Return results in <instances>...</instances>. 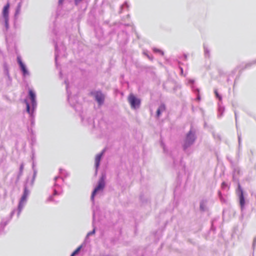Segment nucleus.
I'll list each match as a JSON object with an SVG mask.
<instances>
[{"label": "nucleus", "mask_w": 256, "mask_h": 256, "mask_svg": "<svg viewBox=\"0 0 256 256\" xmlns=\"http://www.w3.org/2000/svg\"><path fill=\"white\" fill-rule=\"evenodd\" d=\"M34 164L33 163V165H32V168H33V170H34V176H33V179H34L35 178V176H36V171L34 169Z\"/></svg>", "instance_id": "obj_30"}, {"label": "nucleus", "mask_w": 256, "mask_h": 256, "mask_svg": "<svg viewBox=\"0 0 256 256\" xmlns=\"http://www.w3.org/2000/svg\"><path fill=\"white\" fill-rule=\"evenodd\" d=\"M180 70L181 74H182V73H183V69H182V68L180 66Z\"/></svg>", "instance_id": "obj_38"}, {"label": "nucleus", "mask_w": 256, "mask_h": 256, "mask_svg": "<svg viewBox=\"0 0 256 256\" xmlns=\"http://www.w3.org/2000/svg\"><path fill=\"white\" fill-rule=\"evenodd\" d=\"M4 72L8 78H10L8 66L6 64L4 65Z\"/></svg>", "instance_id": "obj_23"}, {"label": "nucleus", "mask_w": 256, "mask_h": 256, "mask_svg": "<svg viewBox=\"0 0 256 256\" xmlns=\"http://www.w3.org/2000/svg\"><path fill=\"white\" fill-rule=\"evenodd\" d=\"M194 80H188V84H192V86H194Z\"/></svg>", "instance_id": "obj_32"}, {"label": "nucleus", "mask_w": 256, "mask_h": 256, "mask_svg": "<svg viewBox=\"0 0 256 256\" xmlns=\"http://www.w3.org/2000/svg\"><path fill=\"white\" fill-rule=\"evenodd\" d=\"M94 215H95V214L94 212L93 213V220H94Z\"/></svg>", "instance_id": "obj_42"}, {"label": "nucleus", "mask_w": 256, "mask_h": 256, "mask_svg": "<svg viewBox=\"0 0 256 256\" xmlns=\"http://www.w3.org/2000/svg\"><path fill=\"white\" fill-rule=\"evenodd\" d=\"M30 118L31 124H34V114H33V118H32L30 115Z\"/></svg>", "instance_id": "obj_33"}, {"label": "nucleus", "mask_w": 256, "mask_h": 256, "mask_svg": "<svg viewBox=\"0 0 256 256\" xmlns=\"http://www.w3.org/2000/svg\"><path fill=\"white\" fill-rule=\"evenodd\" d=\"M224 111V108L219 104L218 108V118H220L222 116Z\"/></svg>", "instance_id": "obj_17"}, {"label": "nucleus", "mask_w": 256, "mask_h": 256, "mask_svg": "<svg viewBox=\"0 0 256 256\" xmlns=\"http://www.w3.org/2000/svg\"><path fill=\"white\" fill-rule=\"evenodd\" d=\"M218 138L220 140V136H218Z\"/></svg>", "instance_id": "obj_43"}, {"label": "nucleus", "mask_w": 256, "mask_h": 256, "mask_svg": "<svg viewBox=\"0 0 256 256\" xmlns=\"http://www.w3.org/2000/svg\"><path fill=\"white\" fill-rule=\"evenodd\" d=\"M218 196H219L221 200H222V193L220 192H218Z\"/></svg>", "instance_id": "obj_36"}, {"label": "nucleus", "mask_w": 256, "mask_h": 256, "mask_svg": "<svg viewBox=\"0 0 256 256\" xmlns=\"http://www.w3.org/2000/svg\"><path fill=\"white\" fill-rule=\"evenodd\" d=\"M166 110V106L164 104H161L156 110V116L159 118L161 114Z\"/></svg>", "instance_id": "obj_12"}, {"label": "nucleus", "mask_w": 256, "mask_h": 256, "mask_svg": "<svg viewBox=\"0 0 256 256\" xmlns=\"http://www.w3.org/2000/svg\"><path fill=\"white\" fill-rule=\"evenodd\" d=\"M4 24L6 30L7 31L9 28V24H8L9 18H4Z\"/></svg>", "instance_id": "obj_19"}, {"label": "nucleus", "mask_w": 256, "mask_h": 256, "mask_svg": "<svg viewBox=\"0 0 256 256\" xmlns=\"http://www.w3.org/2000/svg\"><path fill=\"white\" fill-rule=\"evenodd\" d=\"M9 8L10 4L8 3L3 8L2 10V17L4 18H9Z\"/></svg>", "instance_id": "obj_11"}, {"label": "nucleus", "mask_w": 256, "mask_h": 256, "mask_svg": "<svg viewBox=\"0 0 256 256\" xmlns=\"http://www.w3.org/2000/svg\"><path fill=\"white\" fill-rule=\"evenodd\" d=\"M95 232H96V228H94L92 231L88 233L86 238H88L90 236L94 234H95Z\"/></svg>", "instance_id": "obj_26"}, {"label": "nucleus", "mask_w": 256, "mask_h": 256, "mask_svg": "<svg viewBox=\"0 0 256 256\" xmlns=\"http://www.w3.org/2000/svg\"><path fill=\"white\" fill-rule=\"evenodd\" d=\"M128 8H129L128 4L127 2H124V4L120 6V13L122 12V10L124 8H126L127 10H128Z\"/></svg>", "instance_id": "obj_18"}, {"label": "nucleus", "mask_w": 256, "mask_h": 256, "mask_svg": "<svg viewBox=\"0 0 256 256\" xmlns=\"http://www.w3.org/2000/svg\"><path fill=\"white\" fill-rule=\"evenodd\" d=\"M228 187V184L224 182H223L222 184V189H224Z\"/></svg>", "instance_id": "obj_29"}, {"label": "nucleus", "mask_w": 256, "mask_h": 256, "mask_svg": "<svg viewBox=\"0 0 256 256\" xmlns=\"http://www.w3.org/2000/svg\"><path fill=\"white\" fill-rule=\"evenodd\" d=\"M30 194V191L28 189L26 185L24 186L23 194L20 200L18 208V217L27 202V198Z\"/></svg>", "instance_id": "obj_4"}, {"label": "nucleus", "mask_w": 256, "mask_h": 256, "mask_svg": "<svg viewBox=\"0 0 256 256\" xmlns=\"http://www.w3.org/2000/svg\"><path fill=\"white\" fill-rule=\"evenodd\" d=\"M184 60H186V58H187V55L186 54H184Z\"/></svg>", "instance_id": "obj_40"}, {"label": "nucleus", "mask_w": 256, "mask_h": 256, "mask_svg": "<svg viewBox=\"0 0 256 256\" xmlns=\"http://www.w3.org/2000/svg\"><path fill=\"white\" fill-rule=\"evenodd\" d=\"M237 193L239 197L240 204L242 211L244 209L245 204V199L244 195V192L242 188H241L240 184H238V188Z\"/></svg>", "instance_id": "obj_7"}, {"label": "nucleus", "mask_w": 256, "mask_h": 256, "mask_svg": "<svg viewBox=\"0 0 256 256\" xmlns=\"http://www.w3.org/2000/svg\"><path fill=\"white\" fill-rule=\"evenodd\" d=\"M60 178L59 176H56L54 178L55 180V183L54 184V193L52 196H50L48 197L47 200L48 202H54V196L56 195H60L62 194V191H60L59 190L61 188L60 184L56 182V181L60 179Z\"/></svg>", "instance_id": "obj_5"}, {"label": "nucleus", "mask_w": 256, "mask_h": 256, "mask_svg": "<svg viewBox=\"0 0 256 256\" xmlns=\"http://www.w3.org/2000/svg\"><path fill=\"white\" fill-rule=\"evenodd\" d=\"M55 49H56L55 60H56V64L57 65V60H58V46L56 44V46H55Z\"/></svg>", "instance_id": "obj_25"}, {"label": "nucleus", "mask_w": 256, "mask_h": 256, "mask_svg": "<svg viewBox=\"0 0 256 256\" xmlns=\"http://www.w3.org/2000/svg\"><path fill=\"white\" fill-rule=\"evenodd\" d=\"M24 168V163H22L20 165L19 173L18 176V178L22 174Z\"/></svg>", "instance_id": "obj_20"}, {"label": "nucleus", "mask_w": 256, "mask_h": 256, "mask_svg": "<svg viewBox=\"0 0 256 256\" xmlns=\"http://www.w3.org/2000/svg\"><path fill=\"white\" fill-rule=\"evenodd\" d=\"M214 94H216V97L218 98L220 100H221L222 99V96L218 94L216 90H214Z\"/></svg>", "instance_id": "obj_27"}, {"label": "nucleus", "mask_w": 256, "mask_h": 256, "mask_svg": "<svg viewBox=\"0 0 256 256\" xmlns=\"http://www.w3.org/2000/svg\"><path fill=\"white\" fill-rule=\"evenodd\" d=\"M94 97L96 100L99 104L100 105L104 103V96L100 92H96L95 93Z\"/></svg>", "instance_id": "obj_10"}, {"label": "nucleus", "mask_w": 256, "mask_h": 256, "mask_svg": "<svg viewBox=\"0 0 256 256\" xmlns=\"http://www.w3.org/2000/svg\"><path fill=\"white\" fill-rule=\"evenodd\" d=\"M161 146H162V148H163L164 151V152H166V148H165V146H164V143H163L162 142H161Z\"/></svg>", "instance_id": "obj_35"}, {"label": "nucleus", "mask_w": 256, "mask_h": 256, "mask_svg": "<svg viewBox=\"0 0 256 256\" xmlns=\"http://www.w3.org/2000/svg\"><path fill=\"white\" fill-rule=\"evenodd\" d=\"M238 140L239 144H240V140H241V134L238 133Z\"/></svg>", "instance_id": "obj_34"}, {"label": "nucleus", "mask_w": 256, "mask_h": 256, "mask_svg": "<svg viewBox=\"0 0 256 256\" xmlns=\"http://www.w3.org/2000/svg\"><path fill=\"white\" fill-rule=\"evenodd\" d=\"M256 242V239L254 240V243H253V246H254Z\"/></svg>", "instance_id": "obj_41"}, {"label": "nucleus", "mask_w": 256, "mask_h": 256, "mask_svg": "<svg viewBox=\"0 0 256 256\" xmlns=\"http://www.w3.org/2000/svg\"><path fill=\"white\" fill-rule=\"evenodd\" d=\"M17 61L19 64L20 70L22 73L23 76H26L30 75V72L28 70L26 66L24 63H23L20 56L17 57Z\"/></svg>", "instance_id": "obj_8"}, {"label": "nucleus", "mask_w": 256, "mask_h": 256, "mask_svg": "<svg viewBox=\"0 0 256 256\" xmlns=\"http://www.w3.org/2000/svg\"><path fill=\"white\" fill-rule=\"evenodd\" d=\"M63 0H58V3H59V4H62V2Z\"/></svg>", "instance_id": "obj_39"}, {"label": "nucleus", "mask_w": 256, "mask_h": 256, "mask_svg": "<svg viewBox=\"0 0 256 256\" xmlns=\"http://www.w3.org/2000/svg\"><path fill=\"white\" fill-rule=\"evenodd\" d=\"M64 83L66 84V91H67V93H68V100L70 102V100H71L72 98H71V96H70V94L68 90V80H65L64 81Z\"/></svg>", "instance_id": "obj_21"}, {"label": "nucleus", "mask_w": 256, "mask_h": 256, "mask_svg": "<svg viewBox=\"0 0 256 256\" xmlns=\"http://www.w3.org/2000/svg\"><path fill=\"white\" fill-rule=\"evenodd\" d=\"M234 115H235V119H236V128L238 129V124H237V114L236 111H234Z\"/></svg>", "instance_id": "obj_31"}, {"label": "nucleus", "mask_w": 256, "mask_h": 256, "mask_svg": "<svg viewBox=\"0 0 256 256\" xmlns=\"http://www.w3.org/2000/svg\"><path fill=\"white\" fill-rule=\"evenodd\" d=\"M204 54L206 58H210V50L208 48V46L204 44Z\"/></svg>", "instance_id": "obj_15"}, {"label": "nucleus", "mask_w": 256, "mask_h": 256, "mask_svg": "<svg viewBox=\"0 0 256 256\" xmlns=\"http://www.w3.org/2000/svg\"><path fill=\"white\" fill-rule=\"evenodd\" d=\"M153 50L154 52H159L162 55H164V52L161 50H159V49H158L156 48H154L153 49Z\"/></svg>", "instance_id": "obj_28"}, {"label": "nucleus", "mask_w": 256, "mask_h": 256, "mask_svg": "<svg viewBox=\"0 0 256 256\" xmlns=\"http://www.w3.org/2000/svg\"><path fill=\"white\" fill-rule=\"evenodd\" d=\"M8 222H2L0 224V230H3L4 228V227L7 225Z\"/></svg>", "instance_id": "obj_24"}, {"label": "nucleus", "mask_w": 256, "mask_h": 256, "mask_svg": "<svg viewBox=\"0 0 256 256\" xmlns=\"http://www.w3.org/2000/svg\"><path fill=\"white\" fill-rule=\"evenodd\" d=\"M28 96L31 102L32 108H30L29 102L27 100H25L24 102L26 104V111L29 114H30L32 118H33V112H34L37 106L36 95L32 90H30L28 91Z\"/></svg>", "instance_id": "obj_1"}, {"label": "nucleus", "mask_w": 256, "mask_h": 256, "mask_svg": "<svg viewBox=\"0 0 256 256\" xmlns=\"http://www.w3.org/2000/svg\"><path fill=\"white\" fill-rule=\"evenodd\" d=\"M192 89L194 92L195 93H196L197 94L196 100H200V94H199L198 88H196L194 86H192Z\"/></svg>", "instance_id": "obj_16"}, {"label": "nucleus", "mask_w": 256, "mask_h": 256, "mask_svg": "<svg viewBox=\"0 0 256 256\" xmlns=\"http://www.w3.org/2000/svg\"><path fill=\"white\" fill-rule=\"evenodd\" d=\"M196 139L195 132L190 130L187 134L186 138L182 145L184 150L187 154H190L188 148L194 144Z\"/></svg>", "instance_id": "obj_3"}, {"label": "nucleus", "mask_w": 256, "mask_h": 256, "mask_svg": "<svg viewBox=\"0 0 256 256\" xmlns=\"http://www.w3.org/2000/svg\"><path fill=\"white\" fill-rule=\"evenodd\" d=\"M104 152V150L100 153L98 154L95 158V168H96V174H97L98 169L100 166V162L101 158Z\"/></svg>", "instance_id": "obj_9"}, {"label": "nucleus", "mask_w": 256, "mask_h": 256, "mask_svg": "<svg viewBox=\"0 0 256 256\" xmlns=\"http://www.w3.org/2000/svg\"><path fill=\"white\" fill-rule=\"evenodd\" d=\"M212 227L213 226V222H212Z\"/></svg>", "instance_id": "obj_44"}, {"label": "nucleus", "mask_w": 256, "mask_h": 256, "mask_svg": "<svg viewBox=\"0 0 256 256\" xmlns=\"http://www.w3.org/2000/svg\"><path fill=\"white\" fill-rule=\"evenodd\" d=\"M128 102L132 108H139L140 104V100L136 97L133 94H130L128 96Z\"/></svg>", "instance_id": "obj_6"}, {"label": "nucleus", "mask_w": 256, "mask_h": 256, "mask_svg": "<svg viewBox=\"0 0 256 256\" xmlns=\"http://www.w3.org/2000/svg\"><path fill=\"white\" fill-rule=\"evenodd\" d=\"M82 248V246H80L79 247H78L70 255V256H75L76 255L78 254L79 252H80L81 248Z\"/></svg>", "instance_id": "obj_22"}, {"label": "nucleus", "mask_w": 256, "mask_h": 256, "mask_svg": "<svg viewBox=\"0 0 256 256\" xmlns=\"http://www.w3.org/2000/svg\"><path fill=\"white\" fill-rule=\"evenodd\" d=\"M21 7H22V2H19L16 6L15 14H14V18H17L18 17V16L20 14V10H21Z\"/></svg>", "instance_id": "obj_13"}, {"label": "nucleus", "mask_w": 256, "mask_h": 256, "mask_svg": "<svg viewBox=\"0 0 256 256\" xmlns=\"http://www.w3.org/2000/svg\"><path fill=\"white\" fill-rule=\"evenodd\" d=\"M106 174L105 173H102L98 181V185L94 188L91 195L90 200L93 203H94V198L95 196L98 194V193L102 192H103L106 186Z\"/></svg>", "instance_id": "obj_2"}, {"label": "nucleus", "mask_w": 256, "mask_h": 256, "mask_svg": "<svg viewBox=\"0 0 256 256\" xmlns=\"http://www.w3.org/2000/svg\"><path fill=\"white\" fill-rule=\"evenodd\" d=\"M15 211H16V210H14L13 211H12V212H11V214H10V216H12L14 215V212H15Z\"/></svg>", "instance_id": "obj_37"}, {"label": "nucleus", "mask_w": 256, "mask_h": 256, "mask_svg": "<svg viewBox=\"0 0 256 256\" xmlns=\"http://www.w3.org/2000/svg\"><path fill=\"white\" fill-rule=\"evenodd\" d=\"M200 210L202 211H205L206 210V201L202 200L200 202Z\"/></svg>", "instance_id": "obj_14"}]
</instances>
